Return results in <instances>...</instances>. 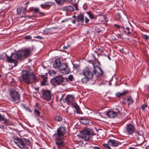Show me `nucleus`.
<instances>
[{
	"instance_id": "nucleus-61",
	"label": "nucleus",
	"mask_w": 149,
	"mask_h": 149,
	"mask_svg": "<svg viewBox=\"0 0 149 149\" xmlns=\"http://www.w3.org/2000/svg\"><path fill=\"white\" fill-rule=\"evenodd\" d=\"M94 53L95 54H97V52L96 51H95L94 52Z\"/></svg>"
},
{
	"instance_id": "nucleus-46",
	"label": "nucleus",
	"mask_w": 149,
	"mask_h": 149,
	"mask_svg": "<svg viewBox=\"0 0 149 149\" xmlns=\"http://www.w3.org/2000/svg\"><path fill=\"white\" fill-rule=\"evenodd\" d=\"M93 72L94 74L97 75V71L94 68L93 69Z\"/></svg>"
},
{
	"instance_id": "nucleus-24",
	"label": "nucleus",
	"mask_w": 149,
	"mask_h": 149,
	"mask_svg": "<svg viewBox=\"0 0 149 149\" xmlns=\"http://www.w3.org/2000/svg\"><path fill=\"white\" fill-rule=\"evenodd\" d=\"M10 83L11 86H14V88H15V87H16V86H17L16 85V82L13 79H12V80L10 81Z\"/></svg>"
},
{
	"instance_id": "nucleus-53",
	"label": "nucleus",
	"mask_w": 149,
	"mask_h": 149,
	"mask_svg": "<svg viewBox=\"0 0 149 149\" xmlns=\"http://www.w3.org/2000/svg\"><path fill=\"white\" fill-rule=\"evenodd\" d=\"M74 7L75 8V9H78V8H77V5L74 4Z\"/></svg>"
},
{
	"instance_id": "nucleus-34",
	"label": "nucleus",
	"mask_w": 149,
	"mask_h": 149,
	"mask_svg": "<svg viewBox=\"0 0 149 149\" xmlns=\"http://www.w3.org/2000/svg\"><path fill=\"white\" fill-rule=\"evenodd\" d=\"M143 37L144 39H145L146 40H147L148 39H149V36H148L146 35H143Z\"/></svg>"
},
{
	"instance_id": "nucleus-60",
	"label": "nucleus",
	"mask_w": 149,
	"mask_h": 149,
	"mask_svg": "<svg viewBox=\"0 0 149 149\" xmlns=\"http://www.w3.org/2000/svg\"><path fill=\"white\" fill-rule=\"evenodd\" d=\"M72 17L74 18V19H76V17L75 15L73 16Z\"/></svg>"
},
{
	"instance_id": "nucleus-23",
	"label": "nucleus",
	"mask_w": 149,
	"mask_h": 149,
	"mask_svg": "<svg viewBox=\"0 0 149 149\" xmlns=\"http://www.w3.org/2000/svg\"><path fill=\"white\" fill-rule=\"evenodd\" d=\"M56 3L59 5L61 6L64 4L65 0H55Z\"/></svg>"
},
{
	"instance_id": "nucleus-28",
	"label": "nucleus",
	"mask_w": 149,
	"mask_h": 149,
	"mask_svg": "<svg viewBox=\"0 0 149 149\" xmlns=\"http://www.w3.org/2000/svg\"><path fill=\"white\" fill-rule=\"evenodd\" d=\"M26 10H17V13L19 15H22L24 14Z\"/></svg>"
},
{
	"instance_id": "nucleus-44",
	"label": "nucleus",
	"mask_w": 149,
	"mask_h": 149,
	"mask_svg": "<svg viewBox=\"0 0 149 149\" xmlns=\"http://www.w3.org/2000/svg\"><path fill=\"white\" fill-rule=\"evenodd\" d=\"M89 14V16L91 18L93 19L94 18V16L91 14L90 13H87Z\"/></svg>"
},
{
	"instance_id": "nucleus-38",
	"label": "nucleus",
	"mask_w": 149,
	"mask_h": 149,
	"mask_svg": "<svg viewBox=\"0 0 149 149\" xmlns=\"http://www.w3.org/2000/svg\"><path fill=\"white\" fill-rule=\"evenodd\" d=\"M97 51L99 52H100V53H102L103 52V51L102 49L101 48H98L97 49Z\"/></svg>"
},
{
	"instance_id": "nucleus-12",
	"label": "nucleus",
	"mask_w": 149,
	"mask_h": 149,
	"mask_svg": "<svg viewBox=\"0 0 149 149\" xmlns=\"http://www.w3.org/2000/svg\"><path fill=\"white\" fill-rule=\"evenodd\" d=\"M82 74L85 77H87L88 78L92 79L93 77V73L89 70H83Z\"/></svg>"
},
{
	"instance_id": "nucleus-56",
	"label": "nucleus",
	"mask_w": 149,
	"mask_h": 149,
	"mask_svg": "<svg viewBox=\"0 0 149 149\" xmlns=\"http://www.w3.org/2000/svg\"><path fill=\"white\" fill-rule=\"evenodd\" d=\"M107 57L108 58H109V59L110 60H111V59L110 58V56H109V54H108L107 55Z\"/></svg>"
},
{
	"instance_id": "nucleus-14",
	"label": "nucleus",
	"mask_w": 149,
	"mask_h": 149,
	"mask_svg": "<svg viewBox=\"0 0 149 149\" xmlns=\"http://www.w3.org/2000/svg\"><path fill=\"white\" fill-rule=\"evenodd\" d=\"M61 64L60 60L59 59H57L55 60L53 63V67L55 68H58L59 69Z\"/></svg>"
},
{
	"instance_id": "nucleus-15",
	"label": "nucleus",
	"mask_w": 149,
	"mask_h": 149,
	"mask_svg": "<svg viewBox=\"0 0 149 149\" xmlns=\"http://www.w3.org/2000/svg\"><path fill=\"white\" fill-rule=\"evenodd\" d=\"M65 100L68 104H70L73 102L74 98L72 95H69L66 97Z\"/></svg>"
},
{
	"instance_id": "nucleus-50",
	"label": "nucleus",
	"mask_w": 149,
	"mask_h": 149,
	"mask_svg": "<svg viewBox=\"0 0 149 149\" xmlns=\"http://www.w3.org/2000/svg\"><path fill=\"white\" fill-rule=\"evenodd\" d=\"M72 22L73 24H75L76 22V19H74L72 20Z\"/></svg>"
},
{
	"instance_id": "nucleus-18",
	"label": "nucleus",
	"mask_w": 149,
	"mask_h": 149,
	"mask_svg": "<svg viewBox=\"0 0 149 149\" xmlns=\"http://www.w3.org/2000/svg\"><path fill=\"white\" fill-rule=\"evenodd\" d=\"M54 4V3L52 2H48L45 3L44 4H41L40 5L42 8H48L53 6Z\"/></svg>"
},
{
	"instance_id": "nucleus-52",
	"label": "nucleus",
	"mask_w": 149,
	"mask_h": 149,
	"mask_svg": "<svg viewBox=\"0 0 149 149\" xmlns=\"http://www.w3.org/2000/svg\"><path fill=\"white\" fill-rule=\"evenodd\" d=\"M93 148H94V149H100V148L99 147H98V146H97L94 147Z\"/></svg>"
},
{
	"instance_id": "nucleus-39",
	"label": "nucleus",
	"mask_w": 149,
	"mask_h": 149,
	"mask_svg": "<svg viewBox=\"0 0 149 149\" xmlns=\"http://www.w3.org/2000/svg\"><path fill=\"white\" fill-rule=\"evenodd\" d=\"M74 107L75 108V109H77L79 107V106L77 105L76 104H74L73 105Z\"/></svg>"
},
{
	"instance_id": "nucleus-41",
	"label": "nucleus",
	"mask_w": 149,
	"mask_h": 149,
	"mask_svg": "<svg viewBox=\"0 0 149 149\" xmlns=\"http://www.w3.org/2000/svg\"><path fill=\"white\" fill-rule=\"evenodd\" d=\"M68 78H69V79L70 80V81H72V79H73V76L72 75H70L69 76H68Z\"/></svg>"
},
{
	"instance_id": "nucleus-59",
	"label": "nucleus",
	"mask_w": 149,
	"mask_h": 149,
	"mask_svg": "<svg viewBox=\"0 0 149 149\" xmlns=\"http://www.w3.org/2000/svg\"><path fill=\"white\" fill-rule=\"evenodd\" d=\"M107 149H111L110 147L109 146L108 148H107Z\"/></svg>"
},
{
	"instance_id": "nucleus-25",
	"label": "nucleus",
	"mask_w": 149,
	"mask_h": 149,
	"mask_svg": "<svg viewBox=\"0 0 149 149\" xmlns=\"http://www.w3.org/2000/svg\"><path fill=\"white\" fill-rule=\"evenodd\" d=\"M97 67L98 68L99 70V71L97 72V76H99L102 75L103 72L101 68L98 66H97Z\"/></svg>"
},
{
	"instance_id": "nucleus-26",
	"label": "nucleus",
	"mask_w": 149,
	"mask_h": 149,
	"mask_svg": "<svg viewBox=\"0 0 149 149\" xmlns=\"http://www.w3.org/2000/svg\"><path fill=\"white\" fill-rule=\"evenodd\" d=\"M91 78H88L87 77H84L81 79V81L83 83H86Z\"/></svg>"
},
{
	"instance_id": "nucleus-64",
	"label": "nucleus",
	"mask_w": 149,
	"mask_h": 149,
	"mask_svg": "<svg viewBox=\"0 0 149 149\" xmlns=\"http://www.w3.org/2000/svg\"><path fill=\"white\" fill-rule=\"evenodd\" d=\"M120 28L123 29V28H124V27L123 26H120Z\"/></svg>"
},
{
	"instance_id": "nucleus-33",
	"label": "nucleus",
	"mask_w": 149,
	"mask_h": 149,
	"mask_svg": "<svg viewBox=\"0 0 149 149\" xmlns=\"http://www.w3.org/2000/svg\"><path fill=\"white\" fill-rule=\"evenodd\" d=\"M126 30L125 31V32L127 34H130V28L128 27H126Z\"/></svg>"
},
{
	"instance_id": "nucleus-17",
	"label": "nucleus",
	"mask_w": 149,
	"mask_h": 149,
	"mask_svg": "<svg viewBox=\"0 0 149 149\" xmlns=\"http://www.w3.org/2000/svg\"><path fill=\"white\" fill-rule=\"evenodd\" d=\"M116 113L113 111H109L107 113V115L109 118H113L117 116Z\"/></svg>"
},
{
	"instance_id": "nucleus-35",
	"label": "nucleus",
	"mask_w": 149,
	"mask_h": 149,
	"mask_svg": "<svg viewBox=\"0 0 149 149\" xmlns=\"http://www.w3.org/2000/svg\"><path fill=\"white\" fill-rule=\"evenodd\" d=\"M22 106L24 107V109L26 110L29 111H30V109H29V108L28 107H26L24 105L22 104Z\"/></svg>"
},
{
	"instance_id": "nucleus-6",
	"label": "nucleus",
	"mask_w": 149,
	"mask_h": 149,
	"mask_svg": "<svg viewBox=\"0 0 149 149\" xmlns=\"http://www.w3.org/2000/svg\"><path fill=\"white\" fill-rule=\"evenodd\" d=\"M50 82L52 84L56 86L59 85L64 86L67 83V80L63 78L61 76L58 75L51 79Z\"/></svg>"
},
{
	"instance_id": "nucleus-49",
	"label": "nucleus",
	"mask_w": 149,
	"mask_h": 149,
	"mask_svg": "<svg viewBox=\"0 0 149 149\" xmlns=\"http://www.w3.org/2000/svg\"><path fill=\"white\" fill-rule=\"evenodd\" d=\"M114 25H115V26L117 28H120V26L118 25L117 24H115Z\"/></svg>"
},
{
	"instance_id": "nucleus-37",
	"label": "nucleus",
	"mask_w": 149,
	"mask_h": 149,
	"mask_svg": "<svg viewBox=\"0 0 149 149\" xmlns=\"http://www.w3.org/2000/svg\"><path fill=\"white\" fill-rule=\"evenodd\" d=\"M69 20H70V19L69 18L66 19H65L64 20H62L61 21V22L62 23H63L65 22H67Z\"/></svg>"
},
{
	"instance_id": "nucleus-47",
	"label": "nucleus",
	"mask_w": 149,
	"mask_h": 149,
	"mask_svg": "<svg viewBox=\"0 0 149 149\" xmlns=\"http://www.w3.org/2000/svg\"><path fill=\"white\" fill-rule=\"evenodd\" d=\"M110 146V145H109V144H104L103 145V146L105 148H108V147L109 146Z\"/></svg>"
},
{
	"instance_id": "nucleus-21",
	"label": "nucleus",
	"mask_w": 149,
	"mask_h": 149,
	"mask_svg": "<svg viewBox=\"0 0 149 149\" xmlns=\"http://www.w3.org/2000/svg\"><path fill=\"white\" fill-rule=\"evenodd\" d=\"M113 111L116 113V114L117 116L119 114L121 111V108L119 106L116 107V108H114L113 109Z\"/></svg>"
},
{
	"instance_id": "nucleus-62",
	"label": "nucleus",
	"mask_w": 149,
	"mask_h": 149,
	"mask_svg": "<svg viewBox=\"0 0 149 149\" xmlns=\"http://www.w3.org/2000/svg\"><path fill=\"white\" fill-rule=\"evenodd\" d=\"M40 13L41 14H42L43 15H45L43 13Z\"/></svg>"
},
{
	"instance_id": "nucleus-29",
	"label": "nucleus",
	"mask_w": 149,
	"mask_h": 149,
	"mask_svg": "<svg viewBox=\"0 0 149 149\" xmlns=\"http://www.w3.org/2000/svg\"><path fill=\"white\" fill-rule=\"evenodd\" d=\"M127 100L130 104H132L133 102V100L131 99L130 97H127Z\"/></svg>"
},
{
	"instance_id": "nucleus-54",
	"label": "nucleus",
	"mask_w": 149,
	"mask_h": 149,
	"mask_svg": "<svg viewBox=\"0 0 149 149\" xmlns=\"http://www.w3.org/2000/svg\"><path fill=\"white\" fill-rule=\"evenodd\" d=\"M34 12L35 13H39V10H34Z\"/></svg>"
},
{
	"instance_id": "nucleus-57",
	"label": "nucleus",
	"mask_w": 149,
	"mask_h": 149,
	"mask_svg": "<svg viewBox=\"0 0 149 149\" xmlns=\"http://www.w3.org/2000/svg\"><path fill=\"white\" fill-rule=\"evenodd\" d=\"M146 149H149V145L146 147Z\"/></svg>"
},
{
	"instance_id": "nucleus-5",
	"label": "nucleus",
	"mask_w": 149,
	"mask_h": 149,
	"mask_svg": "<svg viewBox=\"0 0 149 149\" xmlns=\"http://www.w3.org/2000/svg\"><path fill=\"white\" fill-rule=\"evenodd\" d=\"M13 141L20 148L24 149H29L27 146L30 144V141L29 139H24L23 141L22 138L15 137L13 139Z\"/></svg>"
},
{
	"instance_id": "nucleus-36",
	"label": "nucleus",
	"mask_w": 149,
	"mask_h": 149,
	"mask_svg": "<svg viewBox=\"0 0 149 149\" xmlns=\"http://www.w3.org/2000/svg\"><path fill=\"white\" fill-rule=\"evenodd\" d=\"M100 16H101V18L103 19L102 20H101V21H104V20H105L106 17L104 15H100Z\"/></svg>"
},
{
	"instance_id": "nucleus-8",
	"label": "nucleus",
	"mask_w": 149,
	"mask_h": 149,
	"mask_svg": "<svg viewBox=\"0 0 149 149\" xmlns=\"http://www.w3.org/2000/svg\"><path fill=\"white\" fill-rule=\"evenodd\" d=\"M59 70L60 72L63 74H69L70 69L69 66L65 63L61 64Z\"/></svg>"
},
{
	"instance_id": "nucleus-11",
	"label": "nucleus",
	"mask_w": 149,
	"mask_h": 149,
	"mask_svg": "<svg viewBox=\"0 0 149 149\" xmlns=\"http://www.w3.org/2000/svg\"><path fill=\"white\" fill-rule=\"evenodd\" d=\"M108 144L111 146L116 147L120 144V143L117 140L110 139L108 141Z\"/></svg>"
},
{
	"instance_id": "nucleus-16",
	"label": "nucleus",
	"mask_w": 149,
	"mask_h": 149,
	"mask_svg": "<svg viewBox=\"0 0 149 149\" xmlns=\"http://www.w3.org/2000/svg\"><path fill=\"white\" fill-rule=\"evenodd\" d=\"M84 16L82 15H79L77 16V21L78 24L83 25L84 22Z\"/></svg>"
},
{
	"instance_id": "nucleus-1",
	"label": "nucleus",
	"mask_w": 149,
	"mask_h": 149,
	"mask_svg": "<svg viewBox=\"0 0 149 149\" xmlns=\"http://www.w3.org/2000/svg\"><path fill=\"white\" fill-rule=\"evenodd\" d=\"M31 52L30 49H25L24 50L18 52L16 53H13L10 56L6 54V58L8 62L10 63H14V66H16L18 63V61L16 59L20 58H25L30 56Z\"/></svg>"
},
{
	"instance_id": "nucleus-20",
	"label": "nucleus",
	"mask_w": 149,
	"mask_h": 149,
	"mask_svg": "<svg viewBox=\"0 0 149 149\" xmlns=\"http://www.w3.org/2000/svg\"><path fill=\"white\" fill-rule=\"evenodd\" d=\"M128 93L127 90H126L125 91H124L123 92L121 93L118 92L116 94V96L118 97H120L121 96H123L125 95L128 94Z\"/></svg>"
},
{
	"instance_id": "nucleus-55",
	"label": "nucleus",
	"mask_w": 149,
	"mask_h": 149,
	"mask_svg": "<svg viewBox=\"0 0 149 149\" xmlns=\"http://www.w3.org/2000/svg\"><path fill=\"white\" fill-rule=\"evenodd\" d=\"M117 15L118 16H119L118 17L119 18V19H120V18H121L120 17V14L119 13H118L117 14Z\"/></svg>"
},
{
	"instance_id": "nucleus-58",
	"label": "nucleus",
	"mask_w": 149,
	"mask_h": 149,
	"mask_svg": "<svg viewBox=\"0 0 149 149\" xmlns=\"http://www.w3.org/2000/svg\"><path fill=\"white\" fill-rule=\"evenodd\" d=\"M118 36H119V38H121L122 37V36L121 35H120V34H119L118 35Z\"/></svg>"
},
{
	"instance_id": "nucleus-42",
	"label": "nucleus",
	"mask_w": 149,
	"mask_h": 149,
	"mask_svg": "<svg viewBox=\"0 0 149 149\" xmlns=\"http://www.w3.org/2000/svg\"><path fill=\"white\" fill-rule=\"evenodd\" d=\"M31 37L30 36H26L25 37V38L26 39H30L31 38Z\"/></svg>"
},
{
	"instance_id": "nucleus-13",
	"label": "nucleus",
	"mask_w": 149,
	"mask_h": 149,
	"mask_svg": "<svg viewBox=\"0 0 149 149\" xmlns=\"http://www.w3.org/2000/svg\"><path fill=\"white\" fill-rule=\"evenodd\" d=\"M43 98L47 101L49 100L51 98L50 91H45L43 94Z\"/></svg>"
},
{
	"instance_id": "nucleus-10",
	"label": "nucleus",
	"mask_w": 149,
	"mask_h": 149,
	"mask_svg": "<svg viewBox=\"0 0 149 149\" xmlns=\"http://www.w3.org/2000/svg\"><path fill=\"white\" fill-rule=\"evenodd\" d=\"M143 135V133L140 131L138 132L136 134V139L140 143H142L144 140Z\"/></svg>"
},
{
	"instance_id": "nucleus-48",
	"label": "nucleus",
	"mask_w": 149,
	"mask_h": 149,
	"mask_svg": "<svg viewBox=\"0 0 149 149\" xmlns=\"http://www.w3.org/2000/svg\"><path fill=\"white\" fill-rule=\"evenodd\" d=\"M76 111H77V112L78 113H79L80 112V111L79 109V107L77 109H76Z\"/></svg>"
},
{
	"instance_id": "nucleus-3",
	"label": "nucleus",
	"mask_w": 149,
	"mask_h": 149,
	"mask_svg": "<svg viewBox=\"0 0 149 149\" xmlns=\"http://www.w3.org/2000/svg\"><path fill=\"white\" fill-rule=\"evenodd\" d=\"M21 88L18 86H16L15 88H13L9 91V94L11 101L15 104L19 103L20 101V94L19 91Z\"/></svg>"
},
{
	"instance_id": "nucleus-4",
	"label": "nucleus",
	"mask_w": 149,
	"mask_h": 149,
	"mask_svg": "<svg viewBox=\"0 0 149 149\" xmlns=\"http://www.w3.org/2000/svg\"><path fill=\"white\" fill-rule=\"evenodd\" d=\"M21 76L23 81L27 84H31L37 80L36 77L31 70L23 71Z\"/></svg>"
},
{
	"instance_id": "nucleus-22",
	"label": "nucleus",
	"mask_w": 149,
	"mask_h": 149,
	"mask_svg": "<svg viewBox=\"0 0 149 149\" xmlns=\"http://www.w3.org/2000/svg\"><path fill=\"white\" fill-rule=\"evenodd\" d=\"M47 78L46 76H44L42 77L43 80L41 81V85H47Z\"/></svg>"
},
{
	"instance_id": "nucleus-9",
	"label": "nucleus",
	"mask_w": 149,
	"mask_h": 149,
	"mask_svg": "<svg viewBox=\"0 0 149 149\" xmlns=\"http://www.w3.org/2000/svg\"><path fill=\"white\" fill-rule=\"evenodd\" d=\"M134 127L132 124H129L127 125L125 132L128 134H132L134 132Z\"/></svg>"
},
{
	"instance_id": "nucleus-7",
	"label": "nucleus",
	"mask_w": 149,
	"mask_h": 149,
	"mask_svg": "<svg viewBox=\"0 0 149 149\" xmlns=\"http://www.w3.org/2000/svg\"><path fill=\"white\" fill-rule=\"evenodd\" d=\"M92 130L88 128H84L81 132V137L85 141L89 140L91 138Z\"/></svg>"
},
{
	"instance_id": "nucleus-31",
	"label": "nucleus",
	"mask_w": 149,
	"mask_h": 149,
	"mask_svg": "<svg viewBox=\"0 0 149 149\" xmlns=\"http://www.w3.org/2000/svg\"><path fill=\"white\" fill-rule=\"evenodd\" d=\"M49 32V29H46L44 31V33L46 34H48Z\"/></svg>"
},
{
	"instance_id": "nucleus-32",
	"label": "nucleus",
	"mask_w": 149,
	"mask_h": 149,
	"mask_svg": "<svg viewBox=\"0 0 149 149\" xmlns=\"http://www.w3.org/2000/svg\"><path fill=\"white\" fill-rule=\"evenodd\" d=\"M49 73L50 75H52L55 74L56 73V72L52 70H51L49 71Z\"/></svg>"
},
{
	"instance_id": "nucleus-63",
	"label": "nucleus",
	"mask_w": 149,
	"mask_h": 149,
	"mask_svg": "<svg viewBox=\"0 0 149 149\" xmlns=\"http://www.w3.org/2000/svg\"><path fill=\"white\" fill-rule=\"evenodd\" d=\"M53 149H56V148L55 146H54L53 148Z\"/></svg>"
},
{
	"instance_id": "nucleus-45",
	"label": "nucleus",
	"mask_w": 149,
	"mask_h": 149,
	"mask_svg": "<svg viewBox=\"0 0 149 149\" xmlns=\"http://www.w3.org/2000/svg\"><path fill=\"white\" fill-rule=\"evenodd\" d=\"M89 21V19L86 17H85V22L86 23H88Z\"/></svg>"
},
{
	"instance_id": "nucleus-19",
	"label": "nucleus",
	"mask_w": 149,
	"mask_h": 149,
	"mask_svg": "<svg viewBox=\"0 0 149 149\" xmlns=\"http://www.w3.org/2000/svg\"><path fill=\"white\" fill-rule=\"evenodd\" d=\"M80 122L82 124H87L89 123V120L86 118H81L80 119Z\"/></svg>"
},
{
	"instance_id": "nucleus-51",
	"label": "nucleus",
	"mask_w": 149,
	"mask_h": 149,
	"mask_svg": "<svg viewBox=\"0 0 149 149\" xmlns=\"http://www.w3.org/2000/svg\"><path fill=\"white\" fill-rule=\"evenodd\" d=\"M68 8L66 9H73V8L72 6H69L67 7Z\"/></svg>"
},
{
	"instance_id": "nucleus-27",
	"label": "nucleus",
	"mask_w": 149,
	"mask_h": 149,
	"mask_svg": "<svg viewBox=\"0 0 149 149\" xmlns=\"http://www.w3.org/2000/svg\"><path fill=\"white\" fill-rule=\"evenodd\" d=\"M54 119L56 121L60 122L62 120V118L60 116H56L55 117Z\"/></svg>"
},
{
	"instance_id": "nucleus-40",
	"label": "nucleus",
	"mask_w": 149,
	"mask_h": 149,
	"mask_svg": "<svg viewBox=\"0 0 149 149\" xmlns=\"http://www.w3.org/2000/svg\"><path fill=\"white\" fill-rule=\"evenodd\" d=\"M147 105H143L141 107V108L142 109V110H144L146 107H147Z\"/></svg>"
},
{
	"instance_id": "nucleus-43",
	"label": "nucleus",
	"mask_w": 149,
	"mask_h": 149,
	"mask_svg": "<svg viewBox=\"0 0 149 149\" xmlns=\"http://www.w3.org/2000/svg\"><path fill=\"white\" fill-rule=\"evenodd\" d=\"M34 37L36 38H38L39 39H42L43 38V37H42L41 36H37L36 37Z\"/></svg>"
},
{
	"instance_id": "nucleus-30",
	"label": "nucleus",
	"mask_w": 149,
	"mask_h": 149,
	"mask_svg": "<svg viewBox=\"0 0 149 149\" xmlns=\"http://www.w3.org/2000/svg\"><path fill=\"white\" fill-rule=\"evenodd\" d=\"M34 112L38 116H40V112L36 109H34Z\"/></svg>"
},
{
	"instance_id": "nucleus-2",
	"label": "nucleus",
	"mask_w": 149,
	"mask_h": 149,
	"mask_svg": "<svg viewBox=\"0 0 149 149\" xmlns=\"http://www.w3.org/2000/svg\"><path fill=\"white\" fill-rule=\"evenodd\" d=\"M57 133L53 134L52 137L55 140L58 148L60 149L64 146L63 137L66 131L64 127H60L57 129Z\"/></svg>"
}]
</instances>
